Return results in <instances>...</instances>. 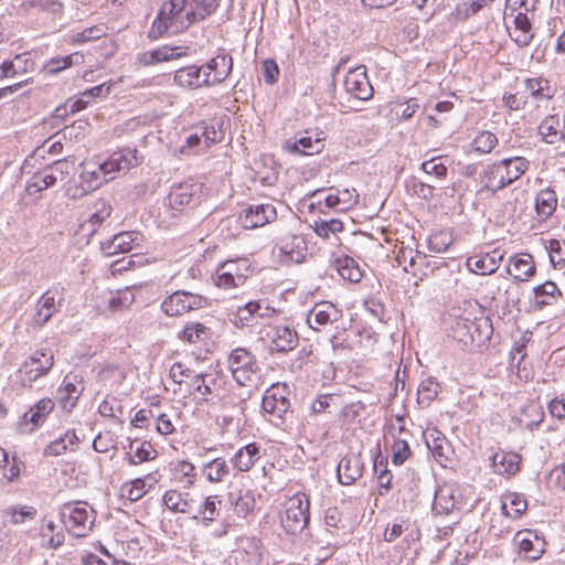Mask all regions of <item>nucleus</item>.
Masks as SVG:
<instances>
[{"label":"nucleus","mask_w":565,"mask_h":565,"mask_svg":"<svg viewBox=\"0 0 565 565\" xmlns=\"http://www.w3.org/2000/svg\"><path fill=\"white\" fill-rule=\"evenodd\" d=\"M429 270L431 271L434 268L429 266L427 256L424 253L415 250L409 273L423 279L424 276L428 275Z\"/></svg>","instance_id":"60"},{"label":"nucleus","mask_w":565,"mask_h":565,"mask_svg":"<svg viewBox=\"0 0 565 565\" xmlns=\"http://www.w3.org/2000/svg\"><path fill=\"white\" fill-rule=\"evenodd\" d=\"M74 170V161L57 160L35 172L26 182L25 191L30 195H36L53 186L57 180H63Z\"/></svg>","instance_id":"6"},{"label":"nucleus","mask_w":565,"mask_h":565,"mask_svg":"<svg viewBox=\"0 0 565 565\" xmlns=\"http://www.w3.org/2000/svg\"><path fill=\"white\" fill-rule=\"evenodd\" d=\"M221 505V500L217 495H209L201 509L199 510V514L202 515L201 523L204 526H209L212 521L215 520L218 514V507Z\"/></svg>","instance_id":"53"},{"label":"nucleus","mask_w":565,"mask_h":565,"mask_svg":"<svg viewBox=\"0 0 565 565\" xmlns=\"http://www.w3.org/2000/svg\"><path fill=\"white\" fill-rule=\"evenodd\" d=\"M163 503L172 512L189 513L191 511L189 494H183L177 490H168L163 494Z\"/></svg>","instance_id":"42"},{"label":"nucleus","mask_w":565,"mask_h":565,"mask_svg":"<svg viewBox=\"0 0 565 565\" xmlns=\"http://www.w3.org/2000/svg\"><path fill=\"white\" fill-rule=\"evenodd\" d=\"M278 252L280 260L285 264H300L307 255V243L300 234L290 232L282 233L277 237L274 253Z\"/></svg>","instance_id":"11"},{"label":"nucleus","mask_w":565,"mask_h":565,"mask_svg":"<svg viewBox=\"0 0 565 565\" xmlns=\"http://www.w3.org/2000/svg\"><path fill=\"white\" fill-rule=\"evenodd\" d=\"M557 202V195L551 188L537 192L535 196V210L539 218L545 221L552 216L556 210Z\"/></svg>","instance_id":"37"},{"label":"nucleus","mask_w":565,"mask_h":565,"mask_svg":"<svg viewBox=\"0 0 565 565\" xmlns=\"http://www.w3.org/2000/svg\"><path fill=\"white\" fill-rule=\"evenodd\" d=\"M174 82L182 87L196 88L202 85H211V73L201 76V67L190 65L182 67L174 73Z\"/></svg>","instance_id":"28"},{"label":"nucleus","mask_w":565,"mask_h":565,"mask_svg":"<svg viewBox=\"0 0 565 565\" xmlns=\"http://www.w3.org/2000/svg\"><path fill=\"white\" fill-rule=\"evenodd\" d=\"M550 258L553 265L563 266L565 265V243H561L557 239L550 241L548 244Z\"/></svg>","instance_id":"64"},{"label":"nucleus","mask_w":565,"mask_h":565,"mask_svg":"<svg viewBox=\"0 0 565 565\" xmlns=\"http://www.w3.org/2000/svg\"><path fill=\"white\" fill-rule=\"evenodd\" d=\"M451 331L454 339L465 345L476 344L479 347L490 339L492 326L484 317L475 319L459 317L452 324Z\"/></svg>","instance_id":"5"},{"label":"nucleus","mask_w":565,"mask_h":565,"mask_svg":"<svg viewBox=\"0 0 565 565\" xmlns=\"http://www.w3.org/2000/svg\"><path fill=\"white\" fill-rule=\"evenodd\" d=\"M207 377H211V375L203 373H193L191 377L192 390L202 396L211 395L213 393L212 385H214L215 383L213 379H211V381L209 382Z\"/></svg>","instance_id":"58"},{"label":"nucleus","mask_w":565,"mask_h":565,"mask_svg":"<svg viewBox=\"0 0 565 565\" xmlns=\"http://www.w3.org/2000/svg\"><path fill=\"white\" fill-rule=\"evenodd\" d=\"M84 63V55L81 53H73L66 56L53 57L44 66V70L50 74H56L73 65Z\"/></svg>","instance_id":"49"},{"label":"nucleus","mask_w":565,"mask_h":565,"mask_svg":"<svg viewBox=\"0 0 565 565\" xmlns=\"http://www.w3.org/2000/svg\"><path fill=\"white\" fill-rule=\"evenodd\" d=\"M527 509V501L521 493L512 492L504 495L502 512L505 516L520 518Z\"/></svg>","instance_id":"40"},{"label":"nucleus","mask_w":565,"mask_h":565,"mask_svg":"<svg viewBox=\"0 0 565 565\" xmlns=\"http://www.w3.org/2000/svg\"><path fill=\"white\" fill-rule=\"evenodd\" d=\"M207 299L199 294L178 290L168 296L161 303L162 311L170 317L184 315L191 310L204 308Z\"/></svg>","instance_id":"10"},{"label":"nucleus","mask_w":565,"mask_h":565,"mask_svg":"<svg viewBox=\"0 0 565 565\" xmlns=\"http://www.w3.org/2000/svg\"><path fill=\"white\" fill-rule=\"evenodd\" d=\"M313 230L322 238H329L331 234L343 231V223L338 218L315 222Z\"/></svg>","instance_id":"54"},{"label":"nucleus","mask_w":565,"mask_h":565,"mask_svg":"<svg viewBox=\"0 0 565 565\" xmlns=\"http://www.w3.org/2000/svg\"><path fill=\"white\" fill-rule=\"evenodd\" d=\"M562 128H564V125L561 122L559 118L550 115L540 124L539 132L546 143L554 145L559 141L558 135Z\"/></svg>","instance_id":"41"},{"label":"nucleus","mask_w":565,"mask_h":565,"mask_svg":"<svg viewBox=\"0 0 565 565\" xmlns=\"http://www.w3.org/2000/svg\"><path fill=\"white\" fill-rule=\"evenodd\" d=\"M106 35V28L103 25H94L74 34L71 38L72 44H83L88 41L98 40Z\"/></svg>","instance_id":"56"},{"label":"nucleus","mask_w":565,"mask_h":565,"mask_svg":"<svg viewBox=\"0 0 565 565\" xmlns=\"http://www.w3.org/2000/svg\"><path fill=\"white\" fill-rule=\"evenodd\" d=\"M158 478L148 473L145 478H137L121 487V495L135 502L141 499L150 489L158 483Z\"/></svg>","instance_id":"29"},{"label":"nucleus","mask_w":565,"mask_h":565,"mask_svg":"<svg viewBox=\"0 0 565 565\" xmlns=\"http://www.w3.org/2000/svg\"><path fill=\"white\" fill-rule=\"evenodd\" d=\"M458 503L454 486L443 484L435 491L433 511L436 514L447 515L457 508Z\"/></svg>","instance_id":"27"},{"label":"nucleus","mask_w":565,"mask_h":565,"mask_svg":"<svg viewBox=\"0 0 565 565\" xmlns=\"http://www.w3.org/2000/svg\"><path fill=\"white\" fill-rule=\"evenodd\" d=\"M508 273L516 280L526 281L535 274V265L530 254H520L510 258Z\"/></svg>","instance_id":"31"},{"label":"nucleus","mask_w":565,"mask_h":565,"mask_svg":"<svg viewBox=\"0 0 565 565\" xmlns=\"http://www.w3.org/2000/svg\"><path fill=\"white\" fill-rule=\"evenodd\" d=\"M206 67L214 73L211 85L220 84L230 75L233 60L227 54H218L206 64Z\"/></svg>","instance_id":"38"},{"label":"nucleus","mask_w":565,"mask_h":565,"mask_svg":"<svg viewBox=\"0 0 565 565\" xmlns=\"http://www.w3.org/2000/svg\"><path fill=\"white\" fill-rule=\"evenodd\" d=\"M103 298L107 302L110 311L127 308L135 300V296L130 289L118 290L117 292L105 291L103 292Z\"/></svg>","instance_id":"47"},{"label":"nucleus","mask_w":565,"mask_h":565,"mask_svg":"<svg viewBox=\"0 0 565 565\" xmlns=\"http://www.w3.org/2000/svg\"><path fill=\"white\" fill-rule=\"evenodd\" d=\"M323 146L322 139L319 137L313 139L311 136H302L295 141H286L284 149L290 153L312 156L322 151Z\"/></svg>","instance_id":"33"},{"label":"nucleus","mask_w":565,"mask_h":565,"mask_svg":"<svg viewBox=\"0 0 565 565\" xmlns=\"http://www.w3.org/2000/svg\"><path fill=\"white\" fill-rule=\"evenodd\" d=\"M65 288L61 285H54L47 289L38 300L33 322L42 327L60 310L64 302Z\"/></svg>","instance_id":"12"},{"label":"nucleus","mask_w":565,"mask_h":565,"mask_svg":"<svg viewBox=\"0 0 565 565\" xmlns=\"http://www.w3.org/2000/svg\"><path fill=\"white\" fill-rule=\"evenodd\" d=\"M54 365V354L51 349L35 351L19 369L21 383L31 386L36 380L46 375Z\"/></svg>","instance_id":"9"},{"label":"nucleus","mask_w":565,"mask_h":565,"mask_svg":"<svg viewBox=\"0 0 565 565\" xmlns=\"http://www.w3.org/2000/svg\"><path fill=\"white\" fill-rule=\"evenodd\" d=\"M21 9L25 12H29L32 9H38L53 14H58L63 11V3L58 0H23Z\"/></svg>","instance_id":"52"},{"label":"nucleus","mask_w":565,"mask_h":565,"mask_svg":"<svg viewBox=\"0 0 565 565\" xmlns=\"http://www.w3.org/2000/svg\"><path fill=\"white\" fill-rule=\"evenodd\" d=\"M128 448L126 460L131 466L153 460L158 455L150 441H138L135 439L130 441Z\"/></svg>","instance_id":"34"},{"label":"nucleus","mask_w":565,"mask_h":565,"mask_svg":"<svg viewBox=\"0 0 565 565\" xmlns=\"http://www.w3.org/2000/svg\"><path fill=\"white\" fill-rule=\"evenodd\" d=\"M539 0H505V14L516 12L530 13L536 9Z\"/></svg>","instance_id":"61"},{"label":"nucleus","mask_w":565,"mask_h":565,"mask_svg":"<svg viewBox=\"0 0 565 565\" xmlns=\"http://www.w3.org/2000/svg\"><path fill=\"white\" fill-rule=\"evenodd\" d=\"M342 317L339 310L330 301H321L316 303L307 315V323L315 331H324L329 327L338 322Z\"/></svg>","instance_id":"15"},{"label":"nucleus","mask_w":565,"mask_h":565,"mask_svg":"<svg viewBox=\"0 0 565 565\" xmlns=\"http://www.w3.org/2000/svg\"><path fill=\"white\" fill-rule=\"evenodd\" d=\"M213 280L215 285L223 289H232L243 286V284H236V278L230 274V271L223 269L221 265L217 266Z\"/></svg>","instance_id":"62"},{"label":"nucleus","mask_w":565,"mask_h":565,"mask_svg":"<svg viewBox=\"0 0 565 565\" xmlns=\"http://www.w3.org/2000/svg\"><path fill=\"white\" fill-rule=\"evenodd\" d=\"M185 53V47H170L168 45H163L154 50L143 52L142 54H140L139 61L143 65H154L157 63L178 58L184 55Z\"/></svg>","instance_id":"32"},{"label":"nucleus","mask_w":565,"mask_h":565,"mask_svg":"<svg viewBox=\"0 0 565 565\" xmlns=\"http://www.w3.org/2000/svg\"><path fill=\"white\" fill-rule=\"evenodd\" d=\"M79 443V438L77 437L74 429H68L63 436L50 443L45 449V456H61L66 450H74V447Z\"/></svg>","instance_id":"39"},{"label":"nucleus","mask_w":565,"mask_h":565,"mask_svg":"<svg viewBox=\"0 0 565 565\" xmlns=\"http://www.w3.org/2000/svg\"><path fill=\"white\" fill-rule=\"evenodd\" d=\"M54 409V402L51 398L40 399L30 411L25 412L18 424L20 434H31L43 425L49 414Z\"/></svg>","instance_id":"17"},{"label":"nucleus","mask_w":565,"mask_h":565,"mask_svg":"<svg viewBox=\"0 0 565 565\" xmlns=\"http://www.w3.org/2000/svg\"><path fill=\"white\" fill-rule=\"evenodd\" d=\"M83 391L84 385L78 375H66L57 390V403L70 413L76 406Z\"/></svg>","instance_id":"19"},{"label":"nucleus","mask_w":565,"mask_h":565,"mask_svg":"<svg viewBox=\"0 0 565 565\" xmlns=\"http://www.w3.org/2000/svg\"><path fill=\"white\" fill-rule=\"evenodd\" d=\"M424 439L435 460L446 467L452 450L445 435L437 428H427L424 431Z\"/></svg>","instance_id":"20"},{"label":"nucleus","mask_w":565,"mask_h":565,"mask_svg":"<svg viewBox=\"0 0 565 565\" xmlns=\"http://www.w3.org/2000/svg\"><path fill=\"white\" fill-rule=\"evenodd\" d=\"M497 143V136L490 131H482L473 139L475 149L481 153H489Z\"/></svg>","instance_id":"59"},{"label":"nucleus","mask_w":565,"mask_h":565,"mask_svg":"<svg viewBox=\"0 0 565 565\" xmlns=\"http://www.w3.org/2000/svg\"><path fill=\"white\" fill-rule=\"evenodd\" d=\"M422 170L427 174L443 179L447 175V167L441 161V157L431 158L422 163Z\"/></svg>","instance_id":"63"},{"label":"nucleus","mask_w":565,"mask_h":565,"mask_svg":"<svg viewBox=\"0 0 565 565\" xmlns=\"http://www.w3.org/2000/svg\"><path fill=\"white\" fill-rule=\"evenodd\" d=\"M220 265L236 278V284L244 285L252 273V266L247 258L228 259Z\"/></svg>","instance_id":"44"},{"label":"nucleus","mask_w":565,"mask_h":565,"mask_svg":"<svg viewBox=\"0 0 565 565\" xmlns=\"http://www.w3.org/2000/svg\"><path fill=\"white\" fill-rule=\"evenodd\" d=\"M110 204L100 199L93 203L92 212L88 218L82 224V228L89 234H94L96 230L110 216Z\"/></svg>","instance_id":"35"},{"label":"nucleus","mask_w":565,"mask_h":565,"mask_svg":"<svg viewBox=\"0 0 565 565\" xmlns=\"http://www.w3.org/2000/svg\"><path fill=\"white\" fill-rule=\"evenodd\" d=\"M411 456V448L405 438H396L392 445V462L395 466L403 465Z\"/></svg>","instance_id":"57"},{"label":"nucleus","mask_w":565,"mask_h":565,"mask_svg":"<svg viewBox=\"0 0 565 565\" xmlns=\"http://www.w3.org/2000/svg\"><path fill=\"white\" fill-rule=\"evenodd\" d=\"M233 379L241 386L256 384L258 366L254 355L244 348L234 349L227 360Z\"/></svg>","instance_id":"8"},{"label":"nucleus","mask_w":565,"mask_h":565,"mask_svg":"<svg viewBox=\"0 0 565 565\" xmlns=\"http://www.w3.org/2000/svg\"><path fill=\"white\" fill-rule=\"evenodd\" d=\"M259 458V446L250 443L238 449L231 461L238 471L245 472L249 471Z\"/></svg>","instance_id":"36"},{"label":"nucleus","mask_w":565,"mask_h":565,"mask_svg":"<svg viewBox=\"0 0 565 565\" xmlns=\"http://www.w3.org/2000/svg\"><path fill=\"white\" fill-rule=\"evenodd\" d=\"M344 89L353 98L367 100L373 96V87L367 78L365 66L350 70L344 77Z\"/></svg>","instance_id":"16"},{"label":"nucleus","mask_w":565,"mask_h":565,"mask_svg":"<svg viewBox=\"0 0 565 565\" xmlns=\"http://www.w3.org/2000/svg\"><path fill=\"white\" fill-rule=\"evenodd\" d=\"M530 168L523 157H511L487 166L482 173L483 188L497 192L519 180Z\"/></svg>","instance_id":"3"},{"label":"nucleus","mask_w":565,"mask_h":565,"mask_svg":"<svg viewBox=\"0 0 565 565\" xmlns=\"http://www.w3.org/2000/svg\"><path fill=\"white\" fill-rule=\"evenodd\" d=\"M521 459L519 454L505 451H498L491 457L494 472L502 476L516 475L520 470Z\"/></svg>","instance_id":"30"},{"label":"nucleus","mask_w":565,"mask_h":565,"mask_svg":"<svg viewBox=\"0 0 565 565\" xmlns=\"http://www.w3.org/2000/svg\"><path fill=\"white\" fill-rule=\"evenodd\" d=\"M276 216L273 204H252L239 214V223L244 228H256L273 222Z\"/></svg>","instance_id":"18"},{"label":"nucleus","mask_w":565,"mask_h":565,"mask_svg":"<svg viewBox=\"0 0 565 565\" xmlns=\"http://www.w3.org/2000/svg\"><path fill=\"white\" fill-rule=\"evenodd\" d=\"M536 305L542 308L554 303L557 297H562V292L557 285L553 281H545L544 284L534 288Z\"/></svg>","instance_id":"48"},{"label":"nucleus","mask_w":565,"mask_h":565,"mask_svg":"<svg viewBox=\"0 0 565 565\" xmlns=\"http://www.w3.org/2000/svg\"><path fill=\"white\" fill-rule=\"evenodd\" d=\"M440 384L434 377H427L419 383L417 390V402L423 407H427L438 396Z\"/></svg>","instance_id":"46"},{"label":"nucleus","mask_w":565,"mask_h":565,"mask_svg":"<svg viewBox=\"0 0 565 565\" xmlns=\"http://www.w3.org/2000/svg\"><path fill=\"white\" fill-rule=\"evenodd\" d=\"M310 502L305 493H296L285 504V512L281 515V525L290 534L302 533L310 519Z\"/></svg>","instance_id":"7"},{"label":"nucleus","mask_w":565,"mask_h":565,"mask_svg":"<svg viewBox=\"0 0 565 565\" xmlns=\"http://www.w3.org/2000/svg\"><path fill=\"white\" fill-rule=\"evenodd\" d=\"M338 478L342 484L350 486L362 477L363 462L355 454L344 456L338 465Z\"/></svg>","instance_id":"25"},{"label":"nucleus","mask_w":565,"mask_h":565,"mask_svg":"<svg viewBox=\"0 0 565 565\" xmlns=\"http://www.w3.org/2000/svg\"><path fill=\"white\" fill-rule=\"evenodd\" d=\"M256 320L255 302L254 300L247 301L243 306H238L235 312L232 313L231 321L236 328H244L252 326Z\"/></svg>","instance_id":"50"},{"label":"nucleus","mask_w":565,"mask_h":565,"mask_svg":"<svg viewBox=\"0 0 565 565\" xmlns=\"http://www.w3.org/2000/svg\"><path fill=\"white\" fill-rule=\"evenodd\" d=\"M202 184L192 180L174 184L168 195V205L171 210L182 211L200 203Z\"/></svg>","instance_id":"13"},{"label":"nucleus","mask_w":565,"mask_h":565,"mask_svg":"<svg viewBox=\"0 0 565 565\" xmlns=\"http://www.w3.org/2000/svg\"><path fill=\"white\" fill-rule=\"evenodd\" d=\"M138 164L136 149H122L114 152L106 161L88 160L82 163L79 179L66 189L68 196L82 198L116 178L117 173L127 172Z\"/></svg>","instance_id":"1"},{"label":"nucleus","mask_w":565,"mask_h":565,"mask_svg":"<svg viewBox=\"0 0 565 565\" xmlns=\"http://www.w3.org/2000/svg\"><path fill=\"white\" fill-rule=\"evenodd\" d=\"M337 270L344 280L350 282H359L363 277L358 263L349 256L337 259Z\"/></svg>","instance_id":"45"},{"label":"nucleus","mask_w":565,"mask_h":565,"mask_svg":"<svg viewBox=\"0 0 565 565\" xmlns=\"http://www.w3.org/2000/svg\"><path fill=\"white\" fill-rule=\"evenodd\" d=\"M262 405L264 412L271 416L270 420L279 425L280 423L276 420H282L290 407V402L286 395V386L277 384L268 388L265 392Z\"/></svg>","instance_id":"14"},{"label":"nucleus","mask_w":565,"mask_h":565,"mask_svg":"<svg viewBox=\"0 0 565 565\" xmlns=\"http://www.w3.org/2000/svg\"><path fill=\"white\" fill-rule=\"evenodd\" d=\"M202 472L210 482L216 483L230 475V467L225 459L215 458L203 466Z\"/></svg>","instance_id":"43"},{"label":"nucleus","mask_w":565,"mask_h":565,"mask_svg":"<svg viewBox=\"0 0 565 565\" xmlns=\"http://www.w3.org/2000/svg\"><path fill=\"white\" fill-rule=\"evenodd\" d=\"M195 23L192 4L189 0H169L164 2L152 22L149 36L158 39L163 34H179Z\"/></svg>","instance_id":"2"},{"label":"nucleus","mask_w":565,"mask_h":565,"mask_svg":"<svg viewBox=\"0 0 565 565\" xmlns=\"http://www.w3.org/2000/svg\"><path fill=\"white\" fill-rule=\"evenodd\" d=\"M210 335V329L205 327L201 322H190L188 323L181 333L179 334V338L183 341H186L189 343H198L200 341H204Z\"/></svg>","instance_id":"51"},{"label":"nucleus","mask_w":565,"mask_h":565,"mask_svg":"<svg viewBox=\"0 0 565 565\" xmlns=\"http://www.w3.org/2000/svg\"><path fill=\"white\" fill-rule=\"evenodd\" d=\"M141 242V233L136 231L121 232L106 243H103V249L107 255L127 253L139 246Z\"/></svg>","instance_id":"24"},{"label":"nucleus","mask_w":565,"mask_h":565,"mask_svg":"<svg viewBox=\"0 0 565 565\" xmlns=\"http://www.w3.org/2000/svg\"><path fill=\"white\" fill-rule=\"evenodd\" d=\"M502 259L503 254L498 250H493L491 253L468 257L466 266L473 274L491 275L497 271Z\"/></svg>","instance_id":"23"},{"label":"nucleus","mask_w":565,"mask_h":565,"mask_svg":"<svg viewBox=\"0 0 565 565\" xmlns=\"http://www.w3.org/2000/svg\"><path fill=\"white\" fill-rule=\"evenodd\" d=\"M525 12H516L513 14H505L513 18L514 28L510 31L512 40L521 47L530 45L534 38L532 31V23Z\"/></svg>","instance_id":"26"},{"label":"nucleus","mask_w":565,"mask_h":565,"mask_svg":"<svg viewBox=\"0 0 565 565\" xmlns=\"http://www.w3.org/2000/svg\"><path fill=\"white\" fill-rule=\"evenodd\" d=\"M265 338L270 341L271 349L277 352L291 351L298 344L297 332L286 326L268 327Z\"/></svg>","instance_id":"21"},{"label":"nucleus","mask_w":565,"mask_h":565,"mask_svg":"<svg viewBox=\"0 0 565 565\" xmlns=\"http://www.w3.org/2000/svg\"><path fill=\"white\" fill-rule=\"evenodd\" d=\"M60 514L67 531L76 537L87 536L95 522V511L86 502L66 503Z\"/></svg>","instance_id":"4"},{"label":"nucleus","mask_w":565,"mask_h":565,"mask_svg":"<svg viewBox=\"0 0 565 565\" xmlns=\"http://www.w3.org/2000/svg\"><path fill=\"white\" fill-rule=\"evenodd\" d=\"M513 541L518 546L519 554L529 561L539 559L544 552L543 542L531 530L519 531Z\"/></svg>","instance_id":"22"},{"label":"nucleus","mask_w":565,"mask_h":565,"mask_svg":"<svg viewBox=\"0 0 565 565\" xmlns=\"http://www.w3.org/2000/svg\"><path fill=\"white\" fill-rule=\"evenodd\" d=\"M189 4H192L195 22H198L212 14L220 6V0H191Z\"/></svg>","instance_id":"55"}]
</instances>
